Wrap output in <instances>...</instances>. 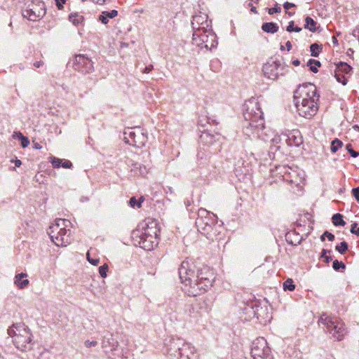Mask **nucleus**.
I'll return each instance as SVG.
<instances>
[{
	"label": "nucleus",
	"instance_id": "nucleus-37",
	"mask_svg": "<svg viewBox=\"0 0 359 359\" xmlns=\"http://www.w3.org/2000/svg\"><path fill=\"white\" fill-rule=\"evenodd\" d=\"M330 250L325 249H323L321 252V257L324 258V262L325 263H329L330 261L332 259V257L330 256L327 255V253H330Z\"/></svg>",
	"mask_w": 359,
	"mask_h": 359
},
{
	"label": "nucleus",
	"instance_id": "nucleus-24",
	"mask_svg": "<svg viewBox=\"0 0 359 359\" xmlns=\"http://www.w3.org/2000/svg\"><path fill=\"white\" fill-rule=\"evenodd\" d=\"M13 137L20 141L22 148H25L29 144V140L28 137L24 136L20 132H15Z\"/></svg>",
	"mask_w": 359,
	"mask_h": 359
},
{
	"label": "nucleus",
	"instance_id": "nucleus-7",
	"mask_svg": "<svg viewBox=\"0 0 359 359\" xmlns=\"http://www.w3.org/2000/svg\"><path fill=\"white\" fill-rule=\"evenodd\" d=\"M318 323L323 325V329L339 341L342 339L345 334L344 325L337 317H332L326 313H323L319 318Z\"/></svg>",
	"mask_w": 359,
	"mask_h": 359
},
{
	"label": "nucleus",
	"instance_id": "nucleus-42",
	"mask_svg": "<svg viewBox=\"0 0 359 359\" xmlns=\"http://www.w3.org/2000/svg\"><path fill=\"white\" fill-rule=\"evenodd\" d=\"M267 11H268V13L269 14L273 15V13H280L281 12V8L278 6H276L274 8H267Z\"/></svg>",
	"mask_w": 359,
	"mask_h": 359
},
{
	"label": "nucleus",
	"instance_id": "nucleus-36",
	"mask_svg": "<svg viewBox=\"0 0 359 359\" xmlns=\"http://www.w3.org/2000/svg\"><path fill=\"white\" fill-rule=\"evenodd\" d=\"M50 162L54 168H58L61 167L62 160L56 157H52Z\"/></svg>",
	"mask_w": 359,
	"mask_h": 359
},
{
	"label": "nucleus",
	"instance_id": "nucleus-61",
	"mask_svg": "<svg viewBox=\"0 0 359 359\" xmlns=\"http://www.w3.org/2000/svg\"><path fill=\"white\" fill-rule=\"evenodd\" d=\"M34 148L36 149H41V146L38 142H36L34 144Z\"/></svg>",
	"mask_w": 359,
	"mask_h": 359
},
{
	"label": "nucleus",
	"instance_id": "nucleus-5",
	"mask_svg": "<svg viewBox=\"0 0 359 359\" xmlns=\"http://www.w3.org/2000/svg\"><path fill=\"white\" fill-rule=\"evenodd\" d=\"M8 334L13 339V342L18 349L21 351L32 349V334L25 324H13L8 329Z\"/></svg>",
	"mask_w": 359,
	"mask_h": 359
},
{
	"label": "nucleus",
	"instance_id": "nucleus-47",
	"mask_svg": "<svg viewBox=\"0 0 359 359\" xmlns=\"http://www.w3.org/2000/svg\"><path fill=\"white\" fill-rule=\"evenodd\" d=\"M61 167L65 168H71L72 167V163L68 160H65L64 161H62Z\"/></svg>",
	"mask_w": 359,
	"mask_h": 359
},
{
	"label": "nucleus",
	"instance_id": "nucleus-45",
	"mask_svg": "<svg viewBox=\"0 0 359 359\" xmlns=\"http://www.w3.org/2000/svg\"><path fill=\"white\" fill-rule=\"evenodd\" d=\"M194 310V307L192 306V304H186L185 305V309H184V311L185 313H187V314L189 316H190L192 313V311Z\"/></svg>",
	"mask_w": 359,
	"mask_h": 359
},
{
	"label": "nucleus",
	"instance_id": "nucleus-19",
	"mask_svg": "<svg viewBox=\"0 0 359 359\" xmlns=\"http://www.w3.org/2000/svg\"><path fill=\"white\" fill-rule=\"evenodd\" d=\"M184 341L180 338H172L170 340L168 346V351L170 355H175L176 353L180 354V349Z\"/></svg>",
	"mask_w": 359,
	"mask_h": 359
},
{
	"label": "nucleus",
	"instance_id": "nucleus-15",
	"mask_svg": "<svg viewBox=\"0 0 359 359\" xmlns=\"http://www.w3.org/2000/svg\"><path fill=\"white\" fill-rule=\"evenodd\" d=\"M208 18V15L202 13L193 16L191 21L193 32L198 29H207L210 26Z\"/></svg>",
	"mask_w": 359,
	"mask_h": 359
},
{
	"label": "nucleus",
	"instance_id": "nucleus-2",
	"mask_svg": "<svg viewBox=\"0 0 359 359\" xmlns=\"http://www.w3.org/2000/svg\"><path fill=\"white\" fill-rule=\"evenodd\" d=\"M243 127L245 135L249 137L251 136L262 137L265 142L270 141L274 146L281 143L282 137H279L278 134L274 135L271 140L262 137V134H260L264 128V119L257 98L251 97L245 101L243 104Z\"/></svg>",
	"mask_w": 359,
	"mask_h": 359
},
{
	"label": "nucleus",
	"instance_id": "nucleus-4",
	"mask_svg": "<svg viewBox=\"0 0 359 359\" xmlns=\"http://www.w3.org/2000/svg\"><path fill=\"white\" fill-rule=\"evenodd\" d=\"M68 224H70L68 220L57 219L55 223L49 226L48 234L57 246L65 247L72 243L71 230L67 229Z\"/></svg>",
	"mask_w": 359,
	"mask_h": 359
},
{
	"label": "nucleus",
	"instance_id": "nucleus-46",
	"mask_svg": "<svg viewBox=\"0 0 359 359\" xmlns=\"http://www.w3.org/2000/svg\"><path fill=\"white\" fill-rule=\"evenodd\" d=\"M85 346L87 347V348H90V347H92V346H95L97 345V342L96 341H89V340H86L85 342Z\"/></svg>",
	"mask_w": 359,
	"mask_h": 359
},
{
	"label": "nucleus",
	"instance_id": "nucleus-1",
	"mask_svg": "<svg viewBox=\"0 0 359 359\" xmlns=\"http://www.w3.org/2000/svg\"><path fill=\"white\" fill-rule=\"evenodd\" d=\"M178 273L183 290L189 296L196 297L204 293L215 279L214 273L208 266L198 269L187 260L181 263Z\"/></svg>",
	"mask_w": 359,
	"mask_h": 359
},
{
	"label": "nucleus",
	"instance_id": "nucleus-48",
	"mask_svg": "<svg viewBox=\"0 0 359 359\" xmlns=\"http://www.w3.org/2000/svg\"><path fill=\"white\" fill-rule=\"evenodd\" d=\"M67 0H55V4L59 10L63 8V4L66 3Z\"/></svg>",
	"mask_w": 359,
	"mask_h": 359
},
{
	"label": "nucleus",
	"instance_id": "nucleus-16",
	"mask_svg": "<svg viewBox=\"0 0 359 359\" xmlns=\"http://www.w3.org/2000/svg\"><path fill=\"white\" fill-rule=\"evenodd\" d=\"M210 33H213L210 29L195 30L193 32V43L203 48V45L209 39Z\"/></svg>",
	"mask_w": 359,
	"mask_h": 359
},
{
	"label": "nucleus",
	"instance_id": "nucleus-26",
	"mask_svg": "<svg viewBox=\"0 0 359 359\" xmlns=\"http://www.w3.org/2000/svg\"><path fill=\"white\" fill-rule=\"evenodd\" d=\"M304 28L311 32H315L316 30V22L312 18L307 16L305 19Z\"/></svg>",
	"mask_w": 359,
	"mask_h": 359
},
{
	"label": "nucleus",
	"instance_id": "nucleus-6",
	"mask_svg": "<svg viewBox=\"0 0 359 359\" xmlns=\"http://www.w3.org/2000/svg\"><path fill=\"white\" fill-rule=\"evenodd\" d=\"M217 219V216L213 213L204 208H200L198 210V217L196 220L198 231L205 236L207 238L212 240L217 234V229L215 226Z\"/></svg>",
	"mask_w": 359,
	"mask_h": 359
},
{
	"label": "nucleus",
	"instance_id": "nucleus-35",
	"mask_svg": "<svg viewBox=\"0 0 359 359\" xmlns=\"http://www.w3.org/2000/svg\"><path fill=\"white\" fill-rule=\"evenodd\" d=\"M108 269H109V267L107 264H104V265L100 266L99 267V273H100V275L101 276V277H102V278L107 277V272L108 271Z\"/></svg>",
	"mask_w": 359,
	"mask_h": 359
},
{
	"label": "nucleus",
	"instance_id": "nucleus-53",
	"mask_svg": "<svg viewBox=\"0 0 359 359\" xmlns=\"http://www.w3.org/2000/svg\"><path fill=\"white\" fill-rule=\"evenodd\" d=\"M348 153L353 158H356V157H358L359 156V152L356 151H355L353 149H350Z\"/></svg>",
	"mask_w": 359,
	"mask_h": 359
},
{
	"label": "nucleus",
	"instance_id": "nucleus-52",
	"mask_svg": "<svg viewBox=\"0 0 359 359\" xmlns=\"http://www.w3.org/2000/svg\"><path fill=\"white\" fill-rule=\"evenodd\" d=\"M294 6H295V5H294V4H292V3H290V2H285V3L283 4V7H284V8H285L286 11H287V10H289L290 8H293V7H294Z\"/></svg>",
	"mask_w": 359,
	"mask_h": 359
},
{
	"label": "nucleus",
	"instance_id": "nucleus-32",
	"mask_svg": "<svg viewBox=\"0 0 359 359\" xmlns=\"http://www.w3.org/2000/svg\"><path fill=\"white\" fill-rule=\"evenodd\" d=\"M348 248V243L346 241H342L339 245L335 247L336 250H337L341 255L345 254Z\"/></svg>",
	"mask_w": 359,
	"mask_h": 359
},
{
	"label": "nucleus",
	"instance_id": "nucleus-8",
	"mask_svg": "<svg viewBox=\"0 0 359 359\" xmlns=\"http://www.w3.org/2000/svg\"><path fill=\"white\" fill-rule=\"evenodd\" d=\"M126 143L141 148L147 142V135L140 127L128 128L123 132Z\"/></svg>",
	"mask_w": 359,
	"mask_h": 359
},
{
	"label": "nucleus",
	"instance_id": "nucleus-60",
	"mask_svg": "<svg viewBox=\"0 0 359 359\" xmlns=\"http://www.w3.org/2000/svg\"><path fill=\"white\" fill-rule=\"evenodd\" d=\"M249 6L251 7V11L255 13H257V8L252 6V4H249Z\"/></svg>",
	"mask_w": 359,
	"mask_h": 359
},
{
	"label": "nucleus",
	"instance_id": "nucleus-55",
	"mask_svg": "<svg viewBox=\"0 0 359 359\" xmlns=\"http://www.w3.org/2000/svg\"><path fill=\"white\" fill-rule=\"evenodd\" d=\"M34 67L36 68H39L43 65V62L42 60L36 61L34 63Z\"/></svg>",
	"mask_w": 359,
	"mask_h": 359
},
{
	"label": "nucleus",
	"instance_id": "nucleus-63",
	"mask_svg": "<svg viewBox=\"0 0 359 359\" xmlns=\"http://www.w3.org/2000/svg\"><path fill=\"white\" fill-rule=\"evenodd\" d=\"M332 43L335 45H338V41L336 36H332Z\"/></svg>",
	"mask_w": 359,
	"mask_h": 359
},
{
	"label": "nucleus",
	"instance_id": "nucleus-11",
	"mask_svg": "<svg viewBox=\"0 0 359 359\" xmlns=\"http://www.w3.org/2000/svg\"><path fill=\"white\" fill-rule=\"evenodd\" d=\"M270 348L264 337L255 339L251 346V355L254 359H270Z\"/></svg>",
	"mask_w": 359,
	"mask_h": 359
},
{
	"label": "nucleus",
	"instance_id": "nucleus-64",
	"mask_svg": "<svg viewBox=\"0 0 359 359\" xmlns=\"http://www.w3.org/2000/svg\"><path fill=\"white\" fill-rule=\"evenodd\" d=\"M300 31H302V28L297 26V27H295L294 28V31L293 32H299Z\"/></svg>",
	"mask_w": 359,
	"mask_h": 359
},
{
	"label": "nucleus",
	"instance_id": "nucleus-56",
	"mask_svg": "<svg viewBox=\"0 0 359 359\" xmlns=\"http://www.w3.org/2000/svg\"><path fill=\"white\" fill-rule=\"evenodd\" d=\"M153 69V66L152 65H149V66H147L146 67L144 70H143V73H145V74H147L149 72H150L151 71V69Z\"/></svg>",
	"mask_w": 359,
	"mask_h": 359
},
{
	"label": "nucleus",
	"instance_id": "nucleus-10",
	"mask_svg": "<svg viewBox=\"0 0 359 359\" xmlns=\"http://www.w3.org/2000/svg\"><path fill=\"white\" fill-rule=\"evenodd\" d=\"M46 14L45 5L41 1H30L22 10V16L32 21H37Z\"/></svg>",
	"mask_w": 359,
	"mask_h": 359
},
{
	"label": "nucleus",
	"instance_id": "nucleus-50",
	"mask_svg": "<svg viewBox=\"0 0 359 359\" xmlns=\"http://www.w3.org/2000/svg\"><path fill=\"white\" fill-rule=\"evenodd\" d=\"M323 236H325L329 241H332L334 240V234H332V233L327 231H325L324 233H323Z\"/></svg>",
	"mask_w": 359,
	"mask_h": 359
},
{
	"label": "nucleus",
	"instance_id": "nucleus-27",
	"mask_svg": "<svg viewBox=\"0 0 359 359\" xmlns=\"http://www.w3.org/2000/svg\"><path fill=\"white\" fill-rule=\"evenodd\" d=\"M332 223L334 226H342L346 224L345 221L343 219V216L340 213L334 214L332 217Z\"/></svg>",
	"mask_w": 359,
	"mask_h": 359
},
{
	"label": "nucleus",
	"instance_id": "nucleus-30",
	"mask_svg": "<svg viewBox=\"0 0 359 359\" xmlns=\"http://www.w3.org/2000/svg\"><path fill=\"white\" fill-rule=\"evenodd\" d=\"M283 286L284 290L293 291L295 289V285L294 284V282L291 278H287L283 283Z\"/></svg>",
	"mask_w": 359,
	"mask_h": 359
},
{
	"label": "nucleus",
	"instance_id": "nucleus-13",
	"mask_svg": "<svg viewBox=\"0 0 359 359\" xmlns=\"http://www.w3.org/2000/svg\"><path fill=\"white\" fill-rule=\"evenodd\" d=\"M132 237L140 248L146 250H151L158 244V240L141 233V230L135 229L132 232Z\"/></svg>",
	"mask_w": 359,
	"mask_h": 359
},
{
	"label": "nucleus",
	"instance_id": "nucleus-3",
	"mask_svg": "<svg viewBox=\"0 0 359 359\" xmlns=\"http://www.w3.org/2000/svg\"><path fill=\"white\" fill-rule=\"evenodd\" d=\"M319 95L316 88L311 83L299 86L294 92L293 100L299 114L304 118H311L318 110Z\"/></svg>",
	"mask_w": 359,
	"mask_h": 359
},
{
	"label": "nucleus",
	"instance_id": "nucleus-22",
	"mask_svg": "<svg viewBox=\"0 0 359 359\" xmlns=\"http://www.w3.org/2000/svg\"><path fill=\"white\" fill-rule=\"evenodd\" d=\"M217 46V36L214 33H210V36H209V39L207 41H205L203 48L212 50V48H216Z\"/></svg>",
	"mask_w": 359,
	"mask_h": 359
},
{
	"label": "nucleus",
	"instance_id": "nucleus-58",
	"mask_svg": "<svg viewBox=\"0 0 359 359\" xmlns=\"http://www.w3.org/2000/svg\"><path fill=\"white\" fill-rule=\"evenodd\" d=\"M285 46H286V48H287V50L288 51H290L292 48V43L290 41H287L286 43H285Z\"/></svg>",
	"mask_w": 359,
	"mask_h": 359
},
{
	"label": "nucleus",
	"instance_id": "nucleus-28",
	"mask_svg": "<svg viewBox=\"0 0 359 359\" xmlns=\"http://www.w3.org/2000/svg\"><path fill=\"white\" fill-rule=\"evenodd\" d=\"M321 64L320 61L314 60V59H310L307 62V66L309 67L310 70L313 73L318 72V67H320Z\"/></svg>",
	"mask_w": 359,
	"mask_h": 359
},
{
	"label": "nucleus",
	"instance_id": "nucleus-14",
	"mask_svg": "<svg viewBox=\"0 0 359 359\" xmlns=\"http://www.w3.org/2000/svg\"><path fill=\"white\" fill-rule=\"evenodd\" d=\"M285 142L290 147H299L303 142L302 136L298 130H288L283 133Z\"/></svg>",
	"mask_w": 359,
	"mask_h": 359
},
{
	"label": "nucleus",
	"instance_id": "nucleus-38",
	"mask_svg": "<svg viewBox=\"0 0 359 359\" xmlns=\"http://www.w3.org/2000/svg\"><path fill=\"white\" fill-rule=\"evenodd\" d=\"M134 168L135 169H139L140 170V174L142 175H144L147 174V172H148V170H147V168L144 165H141L140 164L135 163L134 165Z\"/></svg>",
	"mask_w": 359,
	"mask_h": 359
},
{
	"label": "nucleus",
	"instance_id": "nucleus-29",
	"mask_svg": "<svg viewBox=\"0 0 359 359\" xmlns=\"http://www.w3.org/2000/svg\"><path fill=\"white\" fill-rule=\"evenodd\" d=\"M322 48L318 43H313L310 46L311 55L313 57H318L321 51Z\"/></svg>",
	"mask_w": 359,
	"mask_h": 359
},
{
	"label": "nucleus",
	"instance_id": "nucleus-12",
	"mask_svg": "<svg viewBox=\"0 0 359 359\" xmlns=\"http://www.w3.org/2000/svg\"><path fill=\"white\" fill-rule=\"evenodd\" d=\"M68 65L72 67L74 70L83 74H89L92 72L94 69L92 60L84 55H75L69 60Z\"/></svg>",
	"mask_w": 359,
	"mask_h": 359
},
{
	"label": "nucleus",
	"instance_id": "nucleus-23",
	"mask_svg": "<svg viewBox=\"0 0 359 359\" xmlns=\"http://www.w3.org/2000/svg\"><path fill=\"white\" fill-rule=\"evenodd\" d=\"M278 25L275 22H264L262 25V29L266 32L274 34L278 31Z\"/></svg>",
	"mask_w": 359,
	"mask_h": 359
},
{
	"label": "nucleus",
	"instance_id": "nucleus-57",
	"mask_svg": "<svg viewBox=\"0 0 359 359\" xmlns=\"http://www.w3.org/2000/svg\"><path fill=\"white\" fill-rule=\"evenodd\" d=\"M14 162L15 167H20L22 165V162L20 160L15 158L14 161H11Z\"/></svg>",
	"mask_w": 359,
	"mask_h": 359
},
{
	"label": "nucleus",
	"instance_id": "nucleus-31",
	"mask_svg": "<svg viewBox=\"0 0 359 359\" xmlns=\"http://www.w3.org/2000/svg\"><path fill=\"white\" fill-rule=\"evenodd\" d=\"M343 145V143L341 140L336 138L332 142L331 144V151L333 153H335L339 148H341Z\"/></svg>",
	"mask_w": 359,
	"mask_h": 359
},
{
	"label": "nucleus",
	"instance_id": "nucleus-20",
	"mask_svg": "<svg viewBox=\"0 0 359 359\" xmlns=\"http://www.w3.org/2000/svg\"><path fill=\"white\" fill-rule=\"evenodd\" d=\"M352 71V67L346 62H339L336 65V69L334 72L344 75H350Z\"/></svg>",
	"mask_w": 359,
	"mask_h": 359
},
{
	"label": "nucleus",
	"instance_id": "nucleus-51",
	"mask_svg": "<svg viewBox=\"0 0 359 359\" xmlns=\"http://www.w3.org/2000/svg\"><path fill=\"white\" fill-rule=\"evenodd\" d=\"M294 21H290L289 22V25H287V28H286V30L287 32H292L294 31Z\"/></svg>",
	"mask_w": 359,
	"mask_h": 359
},
{
	"label": "nucleus",
	"instance_id": "nucleus-44",
	"mask_svg": "<svg viewBox=\"0 0 359 359\" xmlns=\"http://www.w3.org/2000/svg\"><path fill=\"white\" fill-rule=\"evenodd\" d=\"M99 20L102 22V23L106 25L109 22V18L107 15H104L103 14V12H102L101 15L99 16Z\"/></svg>",
	"mask_w": 359,
	"mask_h": 359
},
{
	"label": "nucleus",
	"instance_id": "nucleus-59",
	"mask_svg": "<svg viewBox=\"0 0 359 359\" xmlns=\"http://www.w3.org/2000/svg\"><path fill=\"white\" fill-rule=\"evenodd\" d=\"M93 1L95 2L97 4L102 5L106 2V0H93Z\"/></svg>",
	"mask_w": 359,
	"mask_h": 359
},
{
	"label": "nucleus",
	"instance_id": "nucleus-33",
	"mask_svg": "<svg viewBox=\"0 0 359 359\" xmlns=\"http://www.w3.org/2000/svg\"><path fill=\"white\" fill-rule=\"evenodd\" d=\"M334 77L339 83H342L344 86L346 85L348 80L346 75L334 72Z\"/></svg>",
	"mask_w": 359,
	"mask_h": 359
},
{
	"label": "nucleus",
	"instance_id": "nucleus-49",
	"mask_svg": "<svg viewBox=\"0 0 359 359\" xmlns=\"http://www.w3.org/2000/svg\"><path fill=\"white\" fill-rule=\"evenodd\" d=\"M291 235H292L291 233H287V234H286L285 237H286V241H287V242L288 243H290V244L292 245H297L299 244V243H300V241H297L296 243L293 242L292 241H290V237H291Z\"/></svg>",
	"mask_w": 359,
	"mask_h": 359
},
{
	"label": "nucleus",
	"instance_id": "nucleus-9",
	"mask_svg": "<svg viewBox=\"0 0 359 359\" xmlns=\"http://www.w3.org/2000/svg\"><path fill=\"white\" fill-rule=\"evenodd\" d=\"M262 70L266 78L276 81L280 76H285L289 69L288 67L280 61L269 60L264 64Z\"/></svg>",
	"mask_w": 359,
	"mask_h": 359
},
{
	"label": "nucleus",
	"instance_id": "nucleus-34",
	"mask_svg": "<svg viewBox=\"0 0 359 359\" xmlns=\"http://www.w3.org/2000/svg\"><path fill=\"white\" fill-rule=\"evenodd\" d=\"M332 268L335 271H339L341 269H344L346 268V265L342 262L335 259L332 263Z\"/></svg>",
	"mask_w": 359,
	"mask_h": 359
},
{
	"label": "nucleus",
	"instance_id": "nucleus-25",
	"mask_svg": "<svg viewBox=\"0 0 359 359\" xmlns=\"http://www.w3.org/2000/svg\"><path fill=\"white\" fill-rule=\"evenodd\" d=\"M69 19L74 25H80L84 20L83 16L78 13H71Z\"/></svg>",
	"mask_w": 359,
	"mask_h": 359
},
{
	"label": "nucleus",
	"instance_id": "nucleus-39",
	"mask_svg": "<svg viewBox=\"0 0 359 359\" xmlns=\"http://www.w3.org/2000/svg\"><path fill=\"white\" fill-rule=\"evenodd\" d=\"M129 204L132 208H140L141 207V201H138L136 200L135 197H132L129 200Z\"/></svg>",
	"mask_w": 359,
	"mask_h": 359
},
{
	"label": "nucleus",
	"instance_id": "nucleus-18",
	"mask_svg": "<svg viewBox=\"0 0 359 359\" xmlns=\"http://www.w3.org/2000/svg\"><path fill=\"white\" fill-rule=\"evenodd\" d=\"M180 359H198L196 349L191 344L184 342L179 354Z\"/></svg>",
	"mask_w": 359,
	"mask_h": 359
},
{
	"label": "nucleus",
	"instance_id": "nucleus-43",
	"mask_svg": "<svg viewBox=\"0 0 359 359\" xmlns=\"http://www.w3.org/2000/svg\"><path fill=\"white\" fill-rule=\"evenodd\" d=\"M351 193L356 199V201H359V187L353 188L351 191Z\"/></svg>",
	"mask_w": 359,
	"mask_h": 359
},
{
	"label": "nucleus",
	"instance_id": "nucleus-54",
	"mask_svg": "<svg viewBox=\"0 0 359 359\" xmlns=\"http://www.w3.org/2000/svg\"><path fill=\"white\" fill-rule=\"evenodd\" d=\"M88 262L93 266H97L99 263V259L88 258Z\"/></svg>",
	"mask_w": 359,
	"mask_h": 359
},
{
	"label": "nucleus",
	"instance_id": "nucleus-41",
	"mask_svg": "<svg viewBox=\"0 0 359 359\" xmlns=\"http://www.w3.org/2000/svg\"><path fill=\"white\" fill-rule=\"evenodd\" d=\"M357 226H358V224L356 222L353 223L351 224L350 231L351 233L359 236V227L357 228Z\"/></svg>",
	"mask_w": 359,
	"mask_h": 359
},
{
	"label": "nucleus",
	"instance_id": "nucleus-21",
	"mask_svg": "<svg viewBox=\"0 0 359 359\" xmlns=\"http://www.w3.org/2000/svg\"><path fill=\"white\" fill-rule=\"evenodd\" d=\"M27 276V275L24 273H18L15 276V284L20 289L25 288L29 284V280L27 279H23Z\"/></svg>",
	"mask_w": 359,
	"mask_h": 359
},
{
	"label": "nucleus",
	"instance_id": "nucleus-17",
	"mask_svg": "<svg viewBox=\"0 0 359 359\" xmlns=\"http://www.w3.org/2000/svg\"><path fill=\"white\" fill-rule=\"evenodd\" d=\"M141 233L158 240L160 230L158 228V224L156 221L152 220L151 222L145 223L142 226Z\"/></svg>",
	"mask_w": 359,
	"mask_h": 359
},
{
	"label": "nucleus",
	"instance_id": "nucleus-40",
	"mask_svg": "<svg viewBox=\"0 0 359 359\" xmlns=\"http://www.w3.org/2000/svg\"><path fill=\"white\" fill-rule=\"evenodd\" d=\"M103 14L107 15L108 18H114L118 15V11L116 10H111L110 11H103Z\"/></svg>",
	"mask_w": 359,
	"mask_h": 359
},
{
	"label": "nucleus",
	"instance_id": "nucleus-62",
	"mask_svg": "<svg viewBox=\"0 0 359 359\" xmlns=\"http://www.w3.org/2000/svg\"><path fill=\"white\" fill-rule=\"evenodd\" d=\"M292 64L294 66H298L300 64V61L299 60H294L292 61Z\"/></svg>",
	"mask_w": 359,
	"mask_h": 359
}]
</instances>
